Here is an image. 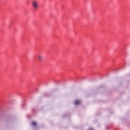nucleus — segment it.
<instances>
[{"mask_svg": "<svg viewBox=\"0 0 130 130\" xmlns=\"http://www.w3.org/2000/svg\"><path fill=\"white\" fill-rule=\"evenodd\" d=\"M31 5L34 10H38L39 8V4L37 1H32L31 2Z\"/></svg>", "mask_w": 130, "mask_h": 130, "instance_id": "1", "label": "nucleus"}, {"mask_svg": "<svg viewBox=\"0 0 130 130\" xmlns=\"http://www.w3.org/2000/svg\"><path fill=\"white\" fill-rule=\"evenodd\" d=\"M38 58L39 61H42V60H43V58H44L43 56H42V55H39L38 56Z\"/></svg>", "mask_w": 130, "mask_h": 130, "instance_id": "2", "label": "nucleus"}, {"mask_svg": "<svg viewBox=\"0 0 130 130\" xmlns=\"http://www.w3.org/2000/svg\"><path fill=\"white\" fill-rule=\"evenodd\" d=\"M80 103H81V101L79 100H76V101H75L74 102L75 105H79V104H80Z\"/></svg>", "mask_w": 130, "mask_h": 130, "instance_id": "3", "label": "nucleus"}, {"mask_svg": "<svg viewBox=\"0 0 130 130\" xmlns=\"http://www.w3.org/2000/svg\"><path fill=\"white\" fill-rule=\"evenodd\" d=\"M31 124L33 125V126H36V125H37V123H36L35 121H32Z\"/></svg>", "mask_w": 130, "mask_h": 130, "instance_id": "4", "label": "nucleus"}]
</instances>
